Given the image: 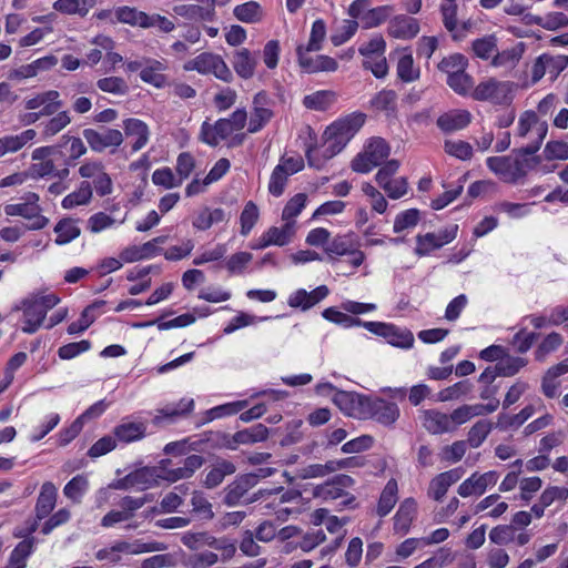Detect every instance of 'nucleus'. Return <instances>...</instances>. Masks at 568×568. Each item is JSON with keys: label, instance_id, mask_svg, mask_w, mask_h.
<instances>
[{"label": "nucleus", "instance_id": "obj_1", "mask_svg": "<svg viewBox=\"0 0 568 568\" xmlns=\"http://www.w3.org/2000/svg\"><path fill=\"white\" fill-rule=\"evenodd\" d=\"M365 114L357 112L348 114L326 128L323 134L324 150L318 158L315 150L308 149L306 159L310 166L320 169L323 162L339 153L355 133L363 126Z\"/></svg>", "mask_w": 568, "mask_h": 568}, {"label": "nucleus", "instance_id": "obj_2", "mask_svg": "<svg viewBox=\"0 0 568 568\" xmlns=\"http://www.w3.org/2000/svg\"><path fill=\"white\" fill-rule=\"evenodd\" d=\"M515 84L510 81H499L488 78L480 81L470 95L476 101H486L497 105H509L514 99Z\"/></svg>", "mask_w": 568, "mask_h": 568}, {"label": "nucleus", "instance_id": "obj_3", "mask_svg": "<svg viewBox=\"0 0 568 568\" xmlns=\"http://www.w3.org/2000/svg\"><path fill=\"white\" fill-rule=\"evenodd\" d=\"M255 486V477L252 475H241L225 488L223 501L227 506H236L240 503L251 504L265 496L280 494L283 487L273 489H260L252 497L244 499L247 491Z\"/></svg>", "mask_w": 568, "mask_h": 568}, {"label": "nucleus", "instance_id": "obj_4", "mask_svg": "<svg viewBox=\"0 0 568 568\" xmlns=\"http://www.w3.org/2000/svg\"><path fill=\"white\" fill-rule=\"evenodd\" d=\"M355 480L345 474L334 476L322 485H317L313 490V496L324 501L342 499V506H349L354 503L355 496L346 489L351 488Z\"/></svg>", "mask_w": 568, "mask_h": 568}, {"label": "nucleus", "instance_id": "obj_5", "mask_svg": "<svg viewBox=\"0 0 568 568\" xmlns=\"http://www.w3.org/2000/svg\"><path fill=\"white\" fill-rule=\"evenodd\" d=\"M389 145L382 138H374L365 146L364 152L357 154L352 161V169L358 173H367L378 166L388 158Z\"/></svg>", "mask_w": 568, "mask_h": 568}, {"label": "nucleus", "instance_id": "obj_6", "mask_svg": "<svg viewBox=\"0 0 568 568\" xmlns=\"http://www.w3.org/2000/svg\"><path fill=\"white\" fill-rule=\"evenodd\" d=\"M184 69L187 71L196 70L203 74L212 73L224 82H231L233 80V74L225 61L220 55L211 52H203L187 61Z\"/></svg>", "mask_w": 568, "mask_h": 568}, {"label": "nucleus", "instance_id": "obj_7", "mask_svg": "<svg viewBox=\"0 0 568 568\" xmlns=\"http://www.w3.org/2000/svg\"><path fill=\"white\" fill-rule=\"evenodd\" d=\"M361 417L372 418L384 426H390L399 417V407L394 402L366 396Z\"/></svg>", "mask_w": 568, "mask_h": 568}, {"label": "nucleus", "instance_id": "obj_8", "mask_svg": "<svg viewBox=\"0 0 568 568\" xmlns=\"http://www.w3.org/2000/svg\"><path fill=\"white\" fill-rule=\"evenodd\" d=\"M363 326L371 333L383 336L394 346L410 348L414 344V335L408 329H400L393 324L383 322H365Z\"/></svg>", "mask_w": 568, "mask_h": 568}, {"label": "nucleus", "instance_id": "obj_9", "mask_svg": "<svg viewBox=\"0 0 568 568\" xmlns=\"http://www.w3.org/2000/svg\"><path fill=\"white\" fill-rule=\"evenodd\" d=\"M82 135L90 149L98 153L103 152L108 148L116 149L123 142L122 132L110 128H101V130L84 129Z\"/></svg>", "mask_w": 568, "mask_h": 568}, {"label": "nucleus", "instance_id": "obj_10", "mask_svg": "<svg viewBox=\"0 0 568 568\" xmlns=\"http://www.w3.org/2000/svg\"><path fill=\"white\" fill-rule=\"evenodd\" d=\"M497 480L498 474L495 470L480 475L478 473H474L459 485L458 494L462 497H469L473 495L480 496L485 493L488 486L495 485Z\"/></svg>", "mask_w": 568, "mask_h": 568}, {"label": "nucleus", "instance_id": "obj_11", "mask_svg": "<svg viewBox=\"0 0 568 568\" xmlns=\"http://www.w3.org/2000/svg\"><path fill=\"white\" fill-rule=\"evenodd\" d=\"M205 463L201 455H189L183 459L182 466L175 468H164V475H158L159 478L169 483H175L180 479L191 478Z\"/></svg>", "mask_w": 568, "mask_h": 568}, {"label": "nucleus", "instance_id": "obj_12", "mask_svg": "<svg viewBox=\"0 0 568 568\" xmlns=\"http://www.w3.org/2000/svg\"><path fill=\"white\" fill-rule=\"evenodd\" d=\"M296 53L301 68L308 73L322 71L331 72L336 71L338 68V63L336 62V60L328 55H316L315 58L307 57V52H304L303 44L297 47Z\"/></svg>", "mask_w": 568, "mask_h": 568}, {"label": "nucleus", "instance_id": "obj_13", "mask_svg": "<svg viewBox=\"0 0 568 568\" xmlns=\"http://www.w3.org/2000/svg\"><path fill=\"white\" fill-rule=\"evenodd\" d=\"M22 308L24 316V325L22 326V332L27 334H33L42 325L47 312L33 296L26 298L22 302Z\"/></svg>", "mask_w": 568, "mask_h": 568}, {"label": "nucleus", "instance_id": "obj_14", "mask_svg": "<svg viewBox=\"0 0 568 568\" xmlns=\"http://www.w3.org/2000/svg\"><path fill=\"white\" fill-rule=\"evenodd\" d=\"M420 419L424 428L432 435H442L454 432L449 415L437 409L424 410Z\"/></svg>", "mask_w": 568, "mask_h": 568}, {"label": "nucleus", "instance_id": "obj_15", "mask_svg": "<svg viewBox=\"0 0 568 568\" xmlns=\"http://www.w3.org/2000/svg\"><path fill=\"white\" fill-rule=\"evenodd\" d=\"M215 6L207 2V6L199 4H176L173 12L186 20L191 21H214L216 19Z\"/></svg>", "mask_w": 568, "mask_h": 568}, {"label": "nucleus", "instance_id": "obj_16", "mask_svg": "<svg viewBox=\"0 0 568 568\" xmlns=\"http://www.w3.org/2000/svg\"><path fill=\"white\" fill-rule=\"evenodd\" d=\"M235 471L236 466L233 462L219 457L210 466V469L203 480V485L209 489H213L221 485L226 476H231Z\"/></svg>", "mask_w": 568, "mask_h": 568}, {"label": "nucleus", "instance_id": "obj_17", "mask_svg": "<svg viewBox=\"0 0 568 568\" xmlns=\"http://www.w3.org/2000/svg\"><path fill=\"white\" fill-rule=\"evenodd\" d=\"M471 121L470 112L466 110H452L442 114L437 121V126L445 133L459 131L466 128Z\"/></svg>", "mask_w": 568, "mask_h": 568}, {"label": "nucleus", "instance_id": "obj_18", "mask_svg": "<svg viewBox=\"0 0 568 568\" xmlns=\"http://www.w3.org/2000/svg\"><path fill=\"white\" fill-rule=\"evenodd\" d=\"M419 32L418 21L412 17L400 14L390 20L388 33L396 39H412Z\"/></svg>", "mask_w": 568, "mask_h": 568}, {"label": "nucleus", "instance_id": "obj_19", "mask_svg": "<svg viewBox=\"0 0 568 568\" xmlns=\"http://www.w3.org/2000/svg\"><path fill=\"white\" fill-rule=\"evenodd\" d=\"M365 397L357 393L341 390L335 393L333 400L346 414L361 417Z\"/></svg>", "mask_w": 568, "mask_h": 568}, {"label": "nucleus", "instance_id": "obj_20", "mask_svg": "<svg viewBox=\"0 0 568 568\" xmlns=\"http://www.w3.org/2000/svg\"><path fill=\"white\" fill-rule=\"evenodd\" d=\"M417 513V504L413 498L405 499L395 517H394V530L396 532H399L402 535H405L408 532L409 527L416 516Z\"/></svg>", "mask_w": 568, "mask_h": 568}, {"label": "nucleus", "instance_id": "obj_21", "mask_svg": "<svg viewBox=\"0 0 568 568\" xmlns=\"http://www.w3.org/2000/svg\"><path fill=\"white\" fill-rule=\"evenodd\" d=\"M57 501V488L51 481H45L36 504V515L38 519H43L53 510Z\"/></svg>", "mask_w": 568, "mask_h": 568}, {"label": "nucleus", "instance_id": "obj_22", "mask_svg": "<svg viewBox=\"0 0 568 568\" xmlns=\"http://www.w3.org/2000/svg\"><path fill=\"white\" fill-rule=\"evenodd\" d=\"M97 2L98 0H55L53 2V9L63 14L83 18Z\"/></svg>", "mask_w": 568, "mask_h": 568}, {"label": "nucleus", "instance_id": "obj_23", "mask_svg": "<svg viewBox=\"0 0 568 568\" xmlns=\"http://www.w3.org/2000/svg\"><path fill=\"white\" fill-rule=\"evenodd\" d=\"M256 58L246 48H242L234 53L233 68L239 77L250 79L254 75Z\"/></svg>", "mask_w": 568, "mask_h": 568}, {"label": "nucleus", "instance_id": "obj_24", "mask_svg": "<svg viewBox=\"0 0 568 568\" xmlns=\"http://www.w3.org/2000/svg\"><path fill=\"white\" fill-rule=\"evenodd\" d=\"M123 128L128 136H136V141L132 144V151L136 152L148 143L150 131L143 121L130 118L124 120Z\"/></svg>", "mask_w": 568, "mask_h": 568}, {"label": "nucleus", "instance_id": "obj_25", "mask_svg": "<svg viewBox=\"0 0 568 568\" xmlns=\"http://www.w3.org/2000/svg\"><path fill=\"white\" fill-rule=\"evenodd\" d=\"M166 69L165 64L155 59H145V65L140 71V78L143 82L161 88L165 83V75L162 73Z\"/></svg>", "mask_w": 568, "mask_h": 568}, {"label": "nucleus", "instance_id": "obj_26", "mask_svg": "<svg viewBox=\"0 0 568 568\" xmlns=\"http://www.w3.org/2000/svg\"><path fill=\"white\" fill-rule=\"evenodd\" d=\"M116 22L148 29V13L134 7L123 6L114 10Z\"/></svg>", "mask_w": 568, "mask_h": 568}, {"label": "nucleus", "instance_id": "obj_27", "mask_svg": "<svg viewBox=\"0 0 568 568\" xmlns=\"http://www.w3.org/2000/svg\"><path fill=\"white\" fill-rule=\"evenodd\" d=\"M146 425L143 422H124L114 428L115 437L124 443L140 440L145 436Z\"/></svg>", "mask_w": 568, "mask_h": 568}, {"label": "nucleus", "instance_id": "obj_28", "mask_svg": "<svg viewBox=\"0 0 568 568\" xmlns=\"http://www.w3.org/2000/svg\"><path fill=\"white\" fill-rule=\"evenodd\" d=\"M39 195L29 192L26 195V202L19 204H7L4 206V213L9 216H22L30 219L37 214Z\"/></svg>", "mask_w": 568, "mask_h": 568}, {"label": "nucleus", "instance_id": "obj_29", "mask_svg": "<svg viewBox=\"0 0 568 568\" xmlns=\"http://www.w3.org/2000/svg\"><path fill=\"white\" fill-rule=\"evenodd\" d=\"M336 99V92L332 90H321L305 95L303 99V105L310 110L325 111L335 103Z\"/></svg>", "mask_w": 568, "mask_h": 568}, {"label": "nucleus", "instance_id": "obj_30", "mask_svg": "<svg viewBox=\"0 0 568 568\" xmlns=\"http://www.w3.org/2000/svg\"><path fill=\"white\" fill-rule=\"evenodd\" d=\"M37 135L33 129H28L16 135H4L0 138V144L4 155L20 151L28 142Z\"/></svg>", "mask_w": 568, "mask_h": 568}, {"label": "nucleus", "instance_id": "obj_31", "mask_svg": "<svg viewBox=\"0 0 568 568\" xmlns=\"http://www.w3.org/2000/svg\"><path fill=\"white\" fill-rule=\"evenodd\" d=\"M397 491L398 486L397 481L395 479H389L384 487L378 505H377V514L381 517H384L390 513V510L394 508L395 504L397 503Z\"/></svg>", "mask_w": 568, "mask_h": 568}, {"label": "nucleus", "instance_id": "obj_32", "mask_svg": "<svg viewBox=\"0 0 568 568\" xmlns=\"http://www.w3.org/2000/svg\"><path fill=\"white\" fill-rule=\"evenodd\" d=\"M234 17L244 23H256L263 18V10L258 2L248 1L239 4L233 10Z\"/></svg>", "mask_w": 568, "mask_h": 568}, {"label": "nucleus", "instance_id": "obj_33", "mask_svg": "<svg viewBox=\"0 0 568 568\" xmlns=\"http://www.w3.org/2000/svg\"><path fill=\"white\" fill-rule=\"evenodd\" d=\"M92 199V186L88 181L80 183L77 191L70 193L62 200V207L70 210L78 205H85Z\"/></svg>", "mask_w": 568, "mask_h": 568}, {"label": "nucleus", "instance_id": "obj_34", "mask_svg": "<svg viewBox=\"0 0 568 568\" xmlns=\"http://www.w3.org/2000/svg\"><path fill=\"white\" fill-rule=\"evenodd\" d=\"M57 233L55 243L59 245L67 244L72 240L77 239L81 231L77 225V221L73 219H62L54 226Z\"/></svg>", "mask_w": 568, "mask_h": 568}, {"label": "nucleus", "instance_id": "obj_35", "mask_svg": "<svg viewBox=\"0 0 568 568\" xmlns=\"http://www.w3.org/2000/svg\"><path fill=\"white\" fill-rule=\"evenodd\" d=\"M192 513L202 520H211L214 518L212 504L202 491H193L191 498Z\"/></svg>", "mask_w": 568, "mask_h": 568}, {"label": "nucleus", "instance_id": "obj_36", "mask_svg": "<svg viewBox=\"0 0 568 568\" xmlns=\"http://www.w3.org/2000/svg\"><path fill=\"white\" fill-rule=\"evenodd\" d=\"M193 404V399H182L176 406H166L162 409H159L158 415L154 416L152 422L154 425L160 426L163 418H174L178 416H183L192 410Z\"/></svg>", "mask_w": 568, "mask_h": 568}, {"label": "nucleus", "instance_id": "obj_37", "mask_svg": "<svg viewBox=\"0 0 568 568\" xmlns=\"http://www.w3.org/2000/svg\"><path fill=\"white\" fill-rule=\"evenodd\" d=\"M295 222H285L282 227L272 226L265 233L268 237V243L272 245L284 246L293 237Z\"/></svg>", "mask_w": 568, "mask_h": 568}, {"label": "nucleus", "instance_id": "obj_38", "mask_svg": "<svg viewBox=\"0 0 568 568\" xmlns=\"http://www.w3.org/2000/svg\"><path fill=\"white\" fill-rule=\"evenodd\" d=\"M33 538L20 541L13 549L9 562L4 568H26V559L33 548Z\"/></svg>", "mask_w": 568, "mask_h": 568}, {"label": "nucleus", "instance_id": "obj_39", "mask_svg": "<svg viewBox=\"0 0 568 568\" xmlns=\"http://www.w3.org/2000/svg\"><path fill=\"white\" fill-rule=\"evenodd\" d=\"M491 429L493 424L489 420L480 419L476 422L468 432L466 443L473 448L479 447L485 442Z\"/></svg>", "mask_w": 568, "mask_h": 568}, {"label": "nucleus", "instance_id": "obj_40", "mask_svg": "<svg viewBox=\"0 0 568 568\" xmlns=\"http://www.w3.org/2000/svg\"><path fill=\"white\" fill-rule=\"evenodd\" d=\"M440 12L444 27L453 33L455 40L459 39L462 34H458L457 4L455 1L444 2L440 6Z\"/></svg>", "mask_w": 568, "mask_h": 568}, {"label": "nucleus", "instance_id": "obj_41", "mask_svg": "<svg viewBox=\"0 0 568 568\" xmlns=\"http://www.w3.org/2000/svg\"><path fill=\"white\" fill-rule=\"evenodd\" d=\"M534 407L531 405H528L524 407L518 414L513 416H509L507 414H499L497 427L500 429H507L509 427H519L534 414Z\"/></svg>", "mask_w": 568, "mask_h": 568}, {"label": "nucleus", "instance_id": "obj_42", "mask_svg": "<svg viewBox=\"0 0 568 568\" xmlns=\"http://www.w3.org/2000/svg\"><path fill=\"white\" fill-rule=\"evenodd\" d=\"M467 65L468 60L465 55L460 53H454L443 58V60L438 63V69L445 72L447 77H449L455 73L466 71Z\"/></svg>", "mask_w": 568, "mask_h": 568}, {"label": "nucleus", "instance_id": "obj_43", "mask_svg": "<svg viewBox=\"0 0 568 568\" xmlns=\"http://www.w3.org/2000/svg\"><path fill=\"white\" fill-rule=\"evenodd\" d=\"M497 373L500 376L510 377L516 375L523 367L527 365V359L523 357H515L504 355V357L496 363Z\"/></svg>", "mask_w": 568, "mask_h": 568}, {"label": "nucleus", "instance_id": "obj_44", "mask_svg": "<svg viewBox=\"0 0 568 568\" xmlns=\"http://www.w3.org/2000/svg\"><path fill=\"white\" fill-rule=\"evenodd\" d=\"M524 43H518L516 47L504 50L503 52H496L493 58V65L495 67H507L515 65L524 53Z\"/></svg>", "mask_w": 568, "mask_h": 568}, {"label": "nucleus", "instance_id": "obj_45", "mask_svg": "<svg viewBox=\"0 0 568 568\" xmlns=\"http://www.w3.org/2000/svg\"><path fill=\"white\" fill-rule=\"evenodd\" d=\"M397 75L404 82H413L420 75L419 68L414 67L412 54H404L397 62Z\"/></svg>", "mask_w": 568, "mask_h": 568}, {"label": "nucleus", "instance_id": "obj_46", "mask_svg": "<svg viewBox=\"0 0 568 568\" xmlns=\"http://www.w3.org/2000/svg\"><path fill=\"white\" fill-rule=\"evenodd\" d=\"M447 84L455 93L466 95L471 93L474 82L473 78L466 73V71H462L447 77Z\"/></svg>", "mask_w": 568, "mask_h": 568}, {"label": "nucleus", "instance_id": "obj_47", "mask_svg": "<svg viewBox=\"0 0 568 568\" xmlns=\"http://www.w3.org/2000/svg\"><path fill=\"white\" fill-rule=\"evenodd\" d=\"M486 163L488 169L495 174L503 176L506 181L514 182L510 156H490Z\"/></svg>", "mask_w": 568, "mask_h": 568}, {"label": "nucleus", "instance_id": "obj_48", "mask_svg": "<svg viewBox=\"0 0 568 568\" xmlns=\"http://www.w3.org/2000/svg\"><path fill=\"white\" fill-rule=\"evenodd\" d=\"M323 317L329 322L342 325L344 327L363 325V321L358 317H353L346 313L338 311L335 307H328L323 311Z\"/></svg>", "mask_w": 568, "mask_h": 568}, {"label": "nucleus", "instance_id": "obj_49", "mask_svg": "<svg viewBox=\"0 0 568 568\" xmlns=\"http://www.w3.org/2000/svg\"><path fill=\"white\" fill-rule=\"evenodd\" d=\"M473 51L476 57L487 60L494 58L497 52V40L494 36L484 37L473 42Z\"/></svg>", "mask_w": 568, "mask_h": 568}, {"label": "nucleus", "instance_id": "obj_50", "mask_svg": "<svg viewBox=\"0 0 568 568\" xmlns=\"http://www.w3.org/2000/svg\"><path fill=\"white\" fill-rule=\"evenodd\" d=\"M71 123V118L68 111H60L52 116L43 126L42 134L44 138H50L58 134L65 126Z\"/></svg>", "mask_w": 568, "mask_h": 568}, {"label": "nucleus", "instance_id": "obj_51", "mask_svg": "<svg viewBox=\"0 0 568 568\" xmlns=\"http://www.w3.org/2000/svg\"><path fill=\"white\" fill-rule=\"evenodd\" d=\"M274 112L270 108H252L247 131L250 133L258 132L272 120Z\"/></svg>", "mask_w": 568, "mask_h": 568}, {"label": "nucleus", "instance_id": "obj_52", "mask_svg": "<svg viewBox=\"0 0 568 568\" xmlns=\"http://www.w3.org/2000/svg\"><path fill=\"white\" fill-rule=\"evenodd\" d=\"M88 479L83 475H77L73 477L63 488V493L65 497L73 500L74 503H79L82 495L88 489Z\"/></svg>", "mask_w": 568, "mask_h": 568}, {"label": "nucleus", "instance_id": "obj_53", "mask_svg": "<svg viewBox=\"0 0 568 568\" xmlns=\"http://www.w3.org/2000/svg\"><path fill=\"white\" fill-rule=\"evenodd\" d=\"M562 344L560 334L552 332L548 334L535 351V358L538 362L545 361L546 356L556 351Z\"/></svg>", "mask_w": 568, "mask_h": 568}, {"label": "nucleus", "instance_id": "obj_54", "mask_svg": "<svg viewBox=\"0 0 568 568\" xmlns=\"http://www.w3.org/2000/svg\"><path fill=\"white\" fill-rule=\"evenodd\" d=\"M258 220V209L252 201L247 202L241 213V234L246 236Z\"/></svg>", "mask_w": 568, "mask_h": 568}, {"label": "nucleus", "instance_id": "obj_55", "mask_svg": "<svg viewBox=\"0 0 568 568\" xmlns=\"http://www.w3.org/2000/svg\"><path fill=\"white\" fill-rule=\"evenodd\" d=\"M396 99H397V95H396L395 91L383 90L373 98L372 105L376 110L386 111L388 113H394L396 110Z\"/></svg>", "mask_w": 568, "mask_h": 568}, {"label": "nucleus", "instance_id": "obj_56", "mask_svg": "<svg viewBox=\"0 0 568 568\" xmlns=\"http://www.w3.org/2000/svg\"><path fill=\"white\" fill-rule=\"evenodd\" d=\"M307 196L304 193L294 195L284 206L282 212V219L285 222H294V219L301 213L305 206Z\"/></svg>", "mask_w": 568, "mask_h": 568}, {"label": "nucleus", "instance_id": "obj_57", "mask_svg": "<svg viewBox=\"0 0 568 568\" xmlns=\"http://www.w3.org/2000/svg\"><path fill=\"white\" fill-rule=\"evenodd\" d=\"M98 88L106 93L125 94L129 91L126 82L120 77H109L99 79Z\"/></svg>", "mask_w": 568, "mask_h": 568}, {"label": "nucleus", "instance_id": "obj_58", "mask_svg": "<svg viewBox=\"0 0 568 568\" xmlns=\"http://www.w3.org/2000/svg\"><path fill=\"white\" fill-rule=\"evenodd\" d=\"M288 176L290 175L285 172L284 165H276L272 172L268 183L270 193L274 196L282 195Z\"/></svg>", "mask_w": 568, "mask_h": 568}, {"label": "nucleus", "instance_id": "obj_59", "mask_svg": "<svg viewBox=\"0 0 568 568\" xmlns=\"http://www.w3.org/2000/svg\"><path fill=\"white\" fill-rule=\"evenodd\" d=\"M471 389H473V384L468 379L458 382V383L443 389L438 394L439 400L448 402V400L457 399L460 396L467 395L469 392H471Z\"/></svg>", "mask_w": 568, "mask_h": 568}, {"label": "nucleus", "instance_id": "obj_60", "mask_svg": "<svg viewBox=\"0 0 568 568\" xmlns=\"http://www.w3.org/2000/svg\"><path fill=\"white\" fill-rule=\"evenodd\" d=\"M201 444V440L191 442L190 439L172 442L165 445L164 453L168 455L183 456L193 450H199Z\"/></svg>", "mask_w": 568, "mask_h": 568}, {"label": "nucleus", "instance_id": "obj_61", "mask_svg": "<svg viewBox=\"0 0 568 568\" xmlns=\"http://www.w3.org/2000/svg\"><path fill=\"white\" fill-rule=\"evenodd\" d=\"M326 36V27L323 20H316L311 30L310 40L306 47H304V52L318 51L321 50V43Z\"/></svg>", "mask_w": 568, "mask_h": 568}, {"label": "nucleus", "instance_id": "obj_62", "mask_svg": "<svg viewBox=\"0 0 568 568\" xmlns=\"http://www.w3.org/2000/svg\"><path fill=\"white\" fill-rule=\"evenodd\" d=\"M252 258L248 252H237L226 260L225 267L231 274H242Z\"/></svg>", "mask_w": 568, "mask_h": 568}, {"label": "nucleus", "instance_id": "obj_63", "mask_svg": "<svg viewBox=\"0 0 568 568\" xmlns=\"http://www.w3.org/2000/svg\"><path fill=\"white\" fill-rule=\"evenodd\" d=\"M363 67L371 70L372 73L378 79L386 77L388 73V65L384 54H375L365 58L363 61Z\"/></svg>", "mask_w": 568, "mask_h": 568}, {"label": "nucleus", "instance_id": "obj_64", "mask_svg": "<svg viewBox=\"0 0 568 568\" xmlns=\"http://www.w3.org/2000/svg\"><path fill=\"white\" fill-rule=\"evenodd\" d=\"M567 498H568V488L558 487V486H549L541 493L539 500L546 507H549L555 501L564 503V501H566Z\"/></svg>", "mask_w": 568, "mask_h": 568}]
</instances>
